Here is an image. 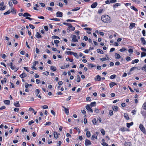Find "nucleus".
I'll use <instances>...</instances> for the list:
<instances>
[{"label": "nucleus", "instance_id": "obj_27", "mask_svg": "<svg viewBox=\"0 0 146 146\" xmlns=\"http://www.w3.org/2000/svg\"><path fill=\"white\" fill-rule=\"evenodd\" d=\"M131 8L132 9L134 10L135 11L137 12L138 11L137 9L134 6H132L131 7Z\"/></svg>", "mask_w": 146, "mask_h": 146}, {"label": "nucleus", "instance_id": "obj_10", "mask_svg": "<svg viewBox=\"0 0 146 146\" xmlns=\"http://www.w3.org/2000/svg\"><path fill=\"white\" fill-rule=\"evenodd\" d=\"M94 80L95 81H100L101 80V78L100 76L99 75H98L96 76Z\"/></svg>", "mask_w": 146, "mask_h": 146}, {"label": "nucleus", "instance_id": "obj_11", "mask_svg": "<svg viewBox=\"0 0 146 146\" xmlns=\"http://www.w3.org/2000/svg\"><path fill=\"white\" fill-rule=\"evenodd\" d=\"M135 23H131L130 25L129 28L130 29H131L133 27H135Z\"/></svg>", "mask_w": 146, "mask_h": 146}, {"label": "nucleus", "instance_id": "obj_55", "mask_svg": "<svg viewBox=\"0 0 146 146\" xmlns=\"http://www.w3.org/2000/svg\"><path fill=\"white\" fill-rule=\"evenodd\" d=\"M42 37L41 36L40 34L38 32H37V38H39Z\"/></svg>", "mask_w": 146, "mask_h": 146}, {"label": "nucleus", "instance_id": "obj_23", "mask_svg": "<svg viewBox=\"0 0 146 146\" xmlns=\"http://www.w3.org/2000/svg\"><path fill=\"white\" fill-rule=\"evenodd\" d=\"M121 4L120 3H116L114 4L113 6V8H115L117 7L120 6Z\"/></svg>", "mask_w": 146, "mask_h": 146}, {"label": "nucleus", "instance_id": "obj_9", "mask_svg": "<svg viewBox=\"0 0 146 146\" xmlns=\"http://www.w3.org/2000/svg\"><path fill=\"white\" fill-rule=\"evenodd\" d=\"M97 5V3L96 2H95L93 3L91 5V7L92 8H94L96 7Z\"/></svg>", "mask_w": 146, "mask_h": 146}, {"label": "nucleus", "instance_id": "obj_50", "mask_svg": "<svg viewBox=\"0 0 146 146\" xmlns=\"http://www.w3.org/2000/svg\"><path fill=\"white\" fill-rule=\"evenodd\" d=\"M126 50V49L124 47L120 49L119 50L121 52H123L124 51Z\"/></svg>", "mask_w": 146, "mask_h": 146}, {"label": "nucleus", "instance_id": "obj_53", "mask_svg": "<svg viewBox=\"0 0 146 146\" xmlns=\"http://www.w3.org/2000/svg\"><path fill=\"white\" fill-rule=\"evenodd\" d=\"M105 130L103 129H102L101 130V132L103 135H105Z\"/></svg>", "mask_w": 146, "mask_h": 146}, {"label": "nucleus", "instance_id": "obj_56", "mask_svg": "<svg viewBox=\"0 0 146 146\" xmlns=\"http://www.w3.org/2000/svg\"><path fill=\"white\" fill-rule=\"evenodd\" d=\"M66 60L67 61H69L71 62H72L73 61V59H70L69 58H66Z\"/></svg>", "mask_w": 146, "mask_h": 146}, {"label": "nucleus", "instance_id": "obj_58", "mask_svg": "<svg viewBox=\"0 0 146 146\" xmlns=\"http://www.w3.org/2000/svg\"><path fill=\"white\" fill-rule=\"evenodd\" d=\"M100 60L101 61H103L107 60V59L106 58H100Z\"/></svg>", "mask_w": 146, "mask_h": 146}, {"label": "nucleus", "instance_id": "obj_3", "mask_svg": "<svg viewBox=\"0 0 146 146\" xmlns=\"http://www.w3.org/2000/svg\"><path fill=\"white\" fill-rule=\"evenodd\" d=\"M91 144V143L90 140L88 139H86L85 140V145L86 146H88L90 145Z\"/></svg>", "mask_w": 146, "mask_h": 146}, {"label": "nucleus", "instance_id": "obj_29", "mask_svg": "<svg viewBox=\"0 0 146 146\" xmlns=\"http://www.w3.org/2000/svg\"><path fill=\"white\" fill-rule=\"evenodd\" d=\"M120 129L122 131L124 132L127 131V129L124 127H122Z\"/></svg>", "mask_w": 146, "mask_h": 146}, {"label": "nucleus", "instance_id": "obj_52", "mask_svg": "<svg viewBox=\"0 0 146 146\" xmlns=\"http://www.w3.org/2000/svg\"><path fill=\"white\" fill-rule=\"evenodd\" d=\"M10 12H11V11L10 10H9L7 12L5 13H4V15H5L9 14H10Z\"/></svg>", "mask_w": 146, "mask_h": 146}, {"label": "nucleus", "instance_id": "obj_15", "mask_svg": "<svg viewBox=\"0 0 146 146\" xmlns=\"http://www.w3.org/2000/svg\"><path fill=\"white\" fill-rule=\"evenodd\" d=\"M36 64V61H35L33 63V64L32 66L31 67L32 68L34 69H36V68L35 67Z\"/></svg>", "mask_w": 146, "mask_h": 146}, {"label": "nucleus", "instance_id": "obj_45", "mask_svg": "<svg viewBox=\"0 0 146 146\" xmlns=\"http://www.w3.org/2000/svg\"><path fill=\"white\" fill-rule=\"evenodd\" d=\"M11 12L14 14H16V11L12 8H11Z\"/></svg>", "mask_w": 146, "mask_h": 146}, {"label": "nucleus", "instance_id": "obj_25", "mask_svg": "<svg viewBox=\"0 0 146 146\" xmlns=\"http://www.w3.org/2000/svg\"><path fill=\"white\" fill-rule=\"evenodd\" d=\"M4 103L7 105H9L10 104V102L9 100H5L3 101Z\"/></svg>", "mask_w": 146, "mask_h": 146}, {"label": "nucleus", "instance_id": "obj_54", "mask_svg": "<svg viewBox=\"0 0 146 146\" xmlns=\"http://www.w3.org/2000/svg\"><path fill=\"white\" fill-rule=\"evenodd\" d=\"M46 9H48L49 11H52L53 10L52 8L50 7H47L46 8Z\"/></svg>", "mask_w": 146, "mask_h": 146}, {"label": "nucleus", "instance_id": "obj_1", "mask_svg": "<svg viewBox=\"0 0 146 146\" xmlns=\"http://www.w3.org/2000/svg\"><path fill=\"white\" fill-rule=\"evenodd\" d=\"M102 21L105 23H108L111 21V19L110 17L107 15H103L101 17Z\"/></svg>", "mask_w": 146, "mask_h": 146}, {"label": "nucleus", "instance_id": "obj_24", "mask_svg": "<svg viewBox=\"0 0 146 146\" xmlns=\"http://www.w3.org/2000/svg\"><path fill=\"white\" fill-rule=\"evenodd\" d=\"M14 105L16 107H19L20 106V105L19 101H17L16 103H14Z\"/></svg>", "mask_w": 146, "mask_h": 146}, {"label": "nucleus", "instance_id": "obj_2", "mask_svg": "<svg viewBox=\"0 0 146 146\" xmlns=\"http://www.w3.org/2000/svg\"><path fill=\"white\" fill-rule=\"evenodd\" d=\"M139 128L143 133L146 135V131H145V128L143 125L141 124H140L139 125Z\"/></svg>", "mask_w": 146, "mask_h": 146}, {"label": "nucleus", "instance_id": "obj_13", "mask_svg": "<svg viewBox=\"0 0 146 146\" xmlns=\"http://www.w3.org/2000/svg\"><path fill=\"white\" fill-rule=\"evenodd\" d=\"M117 85V84L114 82H112L110 83V88L112 87L113 86H114L115 85Z\"/></svg>", "mask_w": 146, "mask_h": 146}, {"label": "nucleus", "instance_id": "obj_19", "mask_svg": "<svg viewBox=\"0 0 146 146\" xmlns=\"http://www.w3.org/2000/svg\"><path fill=\"white\" fill-rule=\"evenodd\" d=\"M139 61V60L138 59H136L133 60L131 62L132 64H134L135 63H137Z\"/></svg>", "mask_w": 146, "mask_h": 146}, {"label": "nucleus", "instance_id": "obj_51", "mask_svg": "<svg viewBox=\"0 0 146 146\" xmlns=\"http://www.w3.org/2000/svg\"><path fill=\"white\" fill-rule=\"evenodd\" d=\"M49 72L46 71L45 72H43L42 74L48 76L49 75Z\"/></svg>", "mask_w": 146, "mask_h": 146}, {"label": "nucleus", "instance_id": "obj_20", "mask_svg": "<svg viewBox=\"0 0 146 146\" xmlns=\"http://www.w3.org/2000/svg\"><path fill=\"white\" fill-rule=\"evenodd\" d=\"M23 16L24 17H26L31 16V15L30 14H29V13H25L23 14Z\"/></svg>", "mask_w": 146, "mask_h": 146}, {"label": "nucleus", "instance_id": "obj_30", "mask_svg": "<svg viewBox=\"0 0 146 146\" xmlns=\"http://www.w3.org/2000/svg\"><path fill=\"white\" fill-rule=\"evenodd\" d=\"M63 24L64 25H66L67 26H68L69 27H70L72 26V25L70 23H66L65 22H63Z\"/></svg>", "mask_w": 146, "mask_h": 146}, {"label": "nucleus", "instance_id": "obj_28", "mask_svg": "<svg viewBox=\"0 0 146 146\" xmlns=\"http://www.w3.org/2000/svg\"><path fill=\"white\" fill-rule=\"evenodd\" d=\"M115 58L117 59H119L121 57L120 55L118 53H115Z\"/></svg>", "mask_w": 146, "mask_h": 146}, {"label": "nucleus", "instance_id": "obj_7", "mask_svg": "<svg viewBox=\"0 0 146 146\" xmlns=\"http://www.w3.org/2000/svg\"><path fill=\"white\" fill-rule=\"evenodd\" d=\"M72 41L73 42H78V40L76 39V36L75 35H72Z\"/></svg>", "mask_w": 146, "mask_h": 146}, {"label": "nucleus", "instance_id": "obj_34", "mask_svg": "<svg viewBox=\"0 0 146 146\" xmlns=\"http://www.w3.org/2000/svg\"><path fill=\"white\" fill-rule=\"evenodd\" d=\"M76 58H79V56L77 54L76 52H73V54H72Z\"/></svg>", "mask_w": 146, "mask_h": 146}, {"label": "nucleus", "instance_id": "obj_44", "mask_svg": "<svg viewBox=\"0 0 146 146\" xmlns=\"http://www.w3.org/2000/svg\"><path fill=\"white\" fill-rule=\"evenodd\" d=\"M52 123L50 122H46V123L44 124V125L45 126L46 125H50Z\"/></svg>", "mask_w": 146, "mask_h": 146}, {"label": "nucleus", "instance_id": "obj_48", "mask_svg": "<svg viewBox=\"0 0 146 146\" xmlns=\"http://www.w3.org/2000/svg\"><path fill=\"white\" fill-rule=\"evenodd\" d=\"M142 108L145 110H146V102L144 103L142 106Z\"/></svg>", "mask_w": 146, "mask_h": 146}, {"label": "nucleus", "instance_id": "obj_60", "mask_svg": "<svg viewBox=\"0 0 146 146\" xmlns=\"http://www.w3.org/2000/svg\"><path fill=\"white\" fill-rule=\"evenodd\" d=\"M86 100L87 102H90L91 101V100L90 97H87L86 98Z\"/></svg>", "mask_w": 146, "mask_h": 146}, {"label": "nucleus", "instance_id": "obj_22", "mask_svg": "<svg viewBox=\"0 0 146 146\" xmlns=\"http://www.w3.org/2000/svg\"><path fill=\"white\" fill-rule=\"evenodd\" d=\"M96 102H91L90 106L91 107L95 106H96Z\"/></svg>", "mask_w": 146, "mask_h": 146}, {"label": "nucleus", "instance_id": "obj_49", "mask_svg": "<svg viewBox=\"0 0 146 146\" xmlns=\"http://www.w3.org/2000/svg\"><path fill=\"white\" fill-rule=\"evenodd\" d=\"M141 69L145 71L146 72V64H145L142 68Z\"/></svg>", "mask_w": 146, "mask_h": 146}, {"label": "nucleus", "instance_id": "obj_42", "mask_svg": "<svg viewBox=\"0 0 146 146\" xmlns=\"http://www.w3.org/2000/svg\"><path fill=\"white\" fill-rule=\"evenodd\" d=\"M51 70L54 71H55L56 70V68L53 66H51Z\"/></svg>", "mask_w": 146, "mask_h": 146}, {"label": "nucleus", "instance_id": "obj_40", "mask_svg": "<svg viewBox=\"0 0 146 146\" xmlns=\"http://www.w3.org/2000/svg\"><path fill=\"white\" fill-rule=\"evenodd\" d=\"M66 21L67 22H76V21L75 20H72V19H67L66 20Z\"/></svg>", "mask_w": 146, "mask_h": 146}, {"label": "nucleus", "instance_id": "obj_35", "mask_svg": "<svg viewBox=\"0 0 146 146\" xmlns=\"http://www.w3.org/2000/svg\"><path fill=\"white\" fill-rule=\"evenodd\" d=\"M50 20H53V21H60V20L59 19L57 18H52V19H50Z\"/></svg>", "mask_w": 146, "mask_h": 146}, {"label": "nucleus", "instance_id": "obj_37", "mask_svg": "<svg viewBox=\"0 0 146 146\" xmlns=\"http://www.w3.org/2000/svg\"><path fill=\"white\" fill-rule=\"evenodd\" d=\"M86 135L87 136L89 137H90V133L89 131H87L86 133Z\"/></svg>", "mask_w": 146, "mask_h": 146}, {"label": "nucleus", "instance_id": "obj_26", "mask_svg": "<svg viewBox=\"0 0 146 146\" xmlns=\"http://www.w3.org/2000/svg\"><path fill=\"white\" fill-rule=\"evenodd\" d=\"M27 76V74L25 73H23L20 75V77L22 78H23Z\"/></svg>", "mask_w": 146, "mask_h": 146}, {"label": "nucleus", "instance_id": "obj_36", "mask_svg": "<svg viewBox=\"0 0 146 146\" xmlns=\"http://www.w3.org/2000/svg\"><path fill=\"white\" fill-rule=\"evenodd\" d=\"M80 9V7H77L75 9H72L71 10V11H78V10H79Z\"/></svg>", "mask_w": 146, "mask_h": 146}, {"label": "nucleus", "instance_id": "obj_47", "mask_svg": "<svg viewBox=\"0 0 146 146\" xmlns=\"http://www.w3.org/2000/svg\"><path fill=\"white\" fill-rule=\"evenodd\" d=\"M145 56H146L145 52H142L141 53V57H143Z\"/></svg>", "mask_w": 146, "mask_h": 146}, {"label": "nucleus", "instance_id": "obj_63", "mask_svg": "<svg viewBox=\"0 0 146 146\" xmlns=\"http://www.w3.org/2000/svg\"><path fill=\"white\" fill-rule=\"evenodd\" d=\"M54 43L55 44H58V43H59L60 41L58 40H54Z\"/></svg>", "mask_w": 146, "mask_h": 146}, {"label": "nucleus", "instance_id": "obj_4", "mask_svg": "<svg viewBox=\"0 0 146 146\" xmlns=\"http://www.w3.org/2000/svg\"><path fill=\"white\" fill-rule=\"evenodd\" d=\"M86 109L89 111L91 113H92L93 112V110L90 107V105L89 104H87L86 107Z\"/></svg>", "mask_w": 146, "mask_h": 146}, {"label": "nucleus", "instance_id": "obj_17", "mask_svg": "<svg viewBox=\"0 0 146 146\" xmlns=\"http://www.w3.org/2000/svg\"><path fill=\"white\" fill-rule=\"evenodd\" d=\"M118 107L116 106H114L113 107V110L115 111H117L118 110Z\"/></svg>", "mask_w": 146, "mask_h": 146}, {"label": "nucleus", "instance_id": "obj_46", "mask_svg": "<svg viewBox=\"0 0 146 146\" xmlns=\"http://www.w3.org/2000/svg\"><path fill=\"white\" fill-rule=\"evenodd\" d=\"M92 122L94 125H96V118H94L92 120Z\"/></svg>", "mask_w": 146, "mask_h": 146}, {"label": "nucleus", "instance_id": "obj_32", "mask_svg": "<svg viewBox=\"0 0 146 146\" xmlns=\"http://www.w3.org/2000/svg\"><path fill=\"white\" fill-rule=\"evenodd\" d=\"M124 117L127 120H128L129 119V118L128 116V115L127 114H124Z\"/></svg>", "mask_w": 146, "mask_h": 146}, {"label": "nucleus", "instance_id": "obj_31", "mask_svg": "<svg viewBox=\"0 0 146 146\" xmlns=\"http://www.w3.org/2000/svg\"><path fill=\"white\" fill-rule=\"evenodd\" d=\"M73 52L72 51H66V54L69 55H72L73 54Z\"/></svg>", "mask_w": 146, "mask_h": 146}, {"label": "nucleus", "instance_id": "obj_59", "mask_svg": "<svg viewBox=\"0 0 146 146\" xmlns=\"http://www.w3.org/2000/svg\"><path fill=\"white\" fill-rule=\"evenodd\" d=\"M103 9H99L98 11V13L99 14L102 13L103 11Z\"/></svg>", "mask_w": 146, "mask_h": 146}, {"label": "nucleus", "instance_id": "obj_33", "mask_svg": "<svg viewBox=\"0 0 146 146\" xmlns=\"http://www.w3.org/2000/svg\"><path fill=\"white\" fill-rule=\"evenodd\" d=\"M116 76L115 74H113L111 76L110 78L111 79H112L115 78Z\"/></svg>", "mask_w": 146, "mask_h": 146}, {"label": "nucleus", "instance_id": "obj_38", "mask_svg": "<svg viewBox=\"0 0 146 146\" xmlns=\"http://www.w3.org/2000/svg\"><path fill=\"white\" fill-rule=\"evenodd\" d=\"M54 137L56 138H57L58 137V135L57 133L56 132H54Z\"/></svg>", "mask_w": 146, "mask_h": 146}, {"label": "nucleus", "instance_id": "obj_16", "mask_svg": "<svg viewBox=\"0 0 146 146\" xmlns=\"http://www.w3.org/2000/svg\"><path fill=\"white\" fill-rule=\"evenodd\" d=\"M133 124V122H132L130 123H127V126L128 128H129Z\"/></svg>", "mask_w": 146, "mask_h": 146}, {"label": "nucleus", "instance_id": "obj_61", "mask_svg": "<svg viewBox=\"0 0 146 146\" xmlns=\"http://www.w3.org/2000/svg\"><path fill=\"white\" fill-rule=\"evenodd\" d=\"M110 3H114L117 2L116 0H110Z\"/></svg>", "mask_w": 146, "mask_h": 146}, {"label": "nucleus", "instance_id": "obj_39", "mask_svg": "<svg viewBox=\"0 0 146 146\" xmlns=\"http://www.w3.org/2000/svg\"><path fill=\"white\" fill-rule=\"evenodd\" d=\"M41 108L43 109H46L48 108V106L46 105H44L41 107Z\"/></svg>", "mask_w": 146, "mask_h": 146}, {"label": "nucleus", "instance_id": "obj_8", "mask_svg": "<svg viewBox=\"0 0 146 146\" xmlns=\"http://www.w3.org/2000/svg\"><path fill=\"white\" fill-rule=\"evenodd\" d=\"M57 17H62V13L60 11H58L56 14Z\"/></svg>", "mask_w": 146, "mask_h": 146}, {"label": "nucleus", "instance_id": "obj_64", "mask_svg": "<svg viewBox=\"0 0 146 146\" xmlns=\"http://www.w3.org/2000/svg\"><path fill=\"white\" fill-rule=\"evenodd\" d=\"M126 60L127 61H129L131 60V58L129 56H127L125 58Z\"/></svg>", "mask_w": 146, "mask_h": 146}, {"label": "nucleus", "instance_id": "obj_62", "mask_svg": "<svg viewBox=\"0 0 146 146\" xmlns=\"http://www.w3.org/2000/svg\"><path fill=\"white\" fill-rule=\"evenodd\" d=\"M84 29L86 30H88L91 31L92 30V29L90 28H88V27H85L84 28Z\"/></svg>", "mask_w": 146, "mask_h": 146}, {"label": "nucleus", "instance_id": "obj_57", "mask_svg": "<svg viewBox=\"0 0 146 146\" xmlns=\"http://www.w3.org/2000/svg\"><path fill=\"white\" fill-rule=\"evenodd\" d=\"M109 114L110 116L112 115H113V111L111 110L109 111Z\"/></svg>", "mask_w": 146, "mask_h": 146}, {"label": "nucleus", "instance_id": "obj_12", "mask_svg": "<svg viewBox=\"0 0 146 146\" xmlns=\"http://www.w3.org/2000/svg\"><path fill=\"white\" fill-rule=\"evenodd\" d=\"M9 65L10 66L12 70H14L16 68L15 66H13V63L12 62H10L9 64Z\"/></svg>", "mask_w": 146, "mask_h": 146}, {"label": "nucleus", "instance_id": "obj_6", "mask_svg": "<svg viewBox=\"0 0 146 146\" xmlns=\"http://www.w3.org/2000/svg\"><path fill=\"white\" fill-rule=\"evenodd\" d=\"M141 42L143 45H145L146 44V41L143 37H141L140 38Z\"/></svg>", "mask_w": 146, "mask_h": 146}, {"label": "nucleus", "instance_id": "obj_14", "mask_svg": "<svg viewBox=\"0 0 146 146\" xmlns=\"http://www.w3.org/2000/svg\"><path fill=\"white\" fill-rule=\"evenodd\" d=\"M91 139L92 140H94L95 139H97V137L96 135L94 134L92 135L91 137Z\"/></svg>", "mask_w": 146, "mask_h": 146}, {"label": "nucleus", "instance_id": "obj_5", "mask_svg": "<svg viewBox=\"0 0 146 146\" xmlns=\"http://www.w3.org/2000/svg\"><path fill=\"white\" fill-rule=\"evenodd\" d=\"M62 107L64 109V111L66 115H68L69 113V110L68 108H66L64 106H62Z\"/></svg>", "mask_w": 146, "mask_h": 146}, {"label": "nucleus", "instance_id": "obj_18", "mask_svg": "<svg viewBox=\"0 0 146 146\" xmlns=\"http://www.w3.org/2000/svg\"><path fill=\"white\" fill-rule=\"evenodd\" d=\"M97 52L100 54H103L104 52L103 51L100 49H97Z\"/></svg>", "mask_w": 146, "mask_h": 146}, {"label": "nucleus", "instance_id": "obj_21", "mask_svg": "<svg viewBox=\"0 0 146 146\" xmlns=\"http://www.w3.org/2000/svg\"><path fill=\"white\" fill-rule=\"evenodd\" d=\"M141 113L142 115L143 116L146 117V112L144 111H142L141 110Z\"/></svg>", "mask_w": 146, "mask_h": 146}, {"label": "nucleus", "instance_id": "obj_43", "mask_svg": "<svg viewBox=\"0 0 146 146\" xmlns=\"http://www.w3.org/2000/svg\"><path fill=\"white\" fill-rule=\"evenodd\" d=\"M52 39H54L55 38H57L59 39H60V38L58 36L55 35L53 36H52Z\"/></svg>", "mask_w": 146, "mask_h": 146}, {"label": "nucleus", "instance_id": "obj_41", "mask_svg": "<svg viewBox=\"0 0 146 146\" xmlns=\"http://www.w3.org/2000/svg\"><path fill=\"white\" fill-rule=\"evenodd\" d=\"M77 82H79L80 81V78L79 75L77 76V78L76 80Z\"/></svg>", "mask_w": 146, "mask_h": 146}]
</instances>
